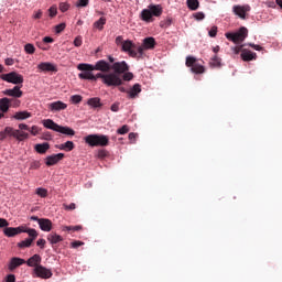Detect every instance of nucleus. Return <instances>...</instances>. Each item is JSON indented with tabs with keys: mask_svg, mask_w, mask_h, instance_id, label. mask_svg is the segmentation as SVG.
<instances>
[{
	"mask_svg": "<svg viewBox=\"0 0 282 282\" xmlns=\"http://www.w3.org/2000/svg\"><path fill=\"white\" fill-rule=\"evenodd\" d=\"M185 65L186 67H191V72H193V74H204V72H206V68L202 64L197 63V58L194 56H187Z\"/></svg>",
	"mask_w": 282,
	"mask_h": 282,
	"instance_id": "obj_6",
	"label": "nucleus"
},
{
	"mask_svg": "<svg viewBox=\"0 0 282 282\" xmlns=\"http://www.w3.org/2000/svg\"><path fill=\"white\" fill-rule=\"evenodd\" d=\"M30 169L32 171H36L37 169H41V162L40 161H33L30 165Z\"/></svg>",
	"mask_w": 282,
	"mask_h": 282,
	"instance_id": "obj_46",
	"label": "nucleus"
},
{
	"mask_svg": "<svg viewBox=\"0 0 282 282\" xmlns=\"http://www.w3.org/2000/svg\"><path fill=\"white\" fill-rule=\"evenodd\" d=\"M78 230H83V226H62L63 232H78Z\"/></svg>",
	"mask_w": 282,
	"mask_h": 282,
	"instance_id": "obj_32",
	"label": "nucleus"
},
{
	"mask_svg": "<svg viewBox=\"0 0 282 282\" xmlns=\"http://www.w3.org/2000/svg\"><path fill=\"white\" fill-rule=\"evenodd\" d=\"M34 274L39 276V279H52V270L43 267L40 264V267H36L33 269Z\"/></svg>",
	"mask_w": 282,
	"mask_h": 282,
	"instance_id": "obj_12",
	"label": "nucleus"
},
{
	"mask_svg": "<svg viewBox=\"0 0 282 282\" xmlns=\"http://www.w3.org/2000/svg\"><path fill=\"white\" fill-rule=\"evenodd\" d=\"M187 8L189 10H197L199 8V0H187Z\"/></svg>",
	"mask_w": 282,
	"mask_h": 282,
	"instance_id": "obj_37",
	"label": "nucleus"
},
{
	"mask_svg": "<svg viewBox=\"0 0 282 282\" xmlns=\"http://www.w3.org/2000/svg\"><path fill=\"white\" fill-rule=\"evenodd\" d=\"M78 76L82 80H96V76L91 70H84V73H80Z\"/></svg>",
	"mask_w": 282,
	"mask_h": 282,
	"instance_id": "obj_31",
	"label": "nucleus"
},
{
	"mask_svg": "<svg viewBox=\"0 0 282 282\" xmlns=\"http://www.w3.org/2000/svg\"><path fill=\"white\" fill-rule=\"evenodd\" d=\"M8 226H10V223L6 218H0V228H8Z\"/></svg>",
	"mask_w": 282,
	"mask_h": 282,
	"instance_id": "obj_56",
	"label": "nucleus"
},
{
	"mask_svg": "<svg viewBox=\"0 0 282 282\" xmlns=\"http://www.w3.org/2000/svg\"><path fill=\"white\" fill-rule=\"evenodd\" d=\"M21 232H25V227H6L3 229L6 237H17V235H21Z\"/></svg>",
	"mask_w": 282,
	"mask_h": 282,
	"instance_id": "obj_14",
	"label": "nucleus"
},
{
	"mask_svg": "<svg viewBox=\"0 0 282 282\" xmlns=\"http://www.w3.org/2000/svg\"><path fill=\"white\" fill-rule=\"evenodd\" d=\"M24 263H25L24 259L13 257V258H11V260L8 264V268L10 270V272H14V270H17V268L23 265Z\"/></svg>",
	"mask_w": 282,
	"mask_h": 282,
	"instance_id": "obj_17",
	"label": "nucleus"
},
{
	"mask_svg": "<svg viewBox=\"0 0 282 282\" xmlns=\"http://www.w3.org/2000/svg\"><path fill=\"white\" fill-rule=\"evenodd\" d=\"M1 80H4L6 83H11L12 85H23V75L11 72L9 74H2L0 75Z\"/></svg>",
	"mask_w": 282,
	"mask_h": 282,
	"instance_id": "obj_8",
	"label": "nucleus"
},
{
	"mask_svg": "<svg viewBox=\"0 0 282 282\" xmlns=\"http://www.w3.org/2000/svg\"><path fill=\"white\" fill-rule=\"evenodd\" d=\"M13 138L19 140V142H23V140H28V138H30V134L28 132L13 129Z\"/></svg>",
	"mask_w": 282,
	"mask_h": 282,
	"instance_id": "obj_26",
	"label": "nucleus"
},
{
	"mask_svg": "<svg viewBox=\"0 0 282 282\" xmlns=\"http://www.w3.org/2000/svg\"><path fill=\"white\" fill-rule=\"evenodd\" d=\"M6 282H17V276L14 274H8L6 276Z\"/></svg>",
	"mask_w": 282,
	"mask_h": 282,
	"instance_id": "obj_55",
	"label": "nucleus"
},
{
	"mask_svg": "<svg viewBox=\"0 0 282 282\" xmlns=\"http://www.w3.org/2000/svg\"><path fill=\"white\" fill-rule=\"evenodd\" d=\"M234 12L240 19H246V12H250V6H235Z\"/></svg>",
	"mask_w": 282,
	"mask_h": 282,
	"instance_id": "obj_18",
	"label": "nucleus"
},
{
	"mask_svg": "<svg viewBox=\"0 0 282 282\" xmlns=\"http://www.w3.org/2000/svg\"><path fill=\"white\" fill-rule=\"evenodd\" d=\"M84 141L88 147H109V137L105 134H88Z\"/></svg>",
	"mask_w": 282,
	"mask_h": 282,
	"instance_id": "obj_4",
	"label": "nucleus"
},
{
	"mask_svg": "<svg viewBox=\"0 0 282 282\" xmlns=\"http://www.w3.org/2000/svg\"><path fill=\"white\" fill-rule=\"evenodd\" d=\"M36 195H39V197H47V189L43 188V187H39L35 189Z\"/></svg>",
	"mask_w": 282,
	"mask_h": 282,
	"instance_id": "obj_41",
	"label": "nucleus"
},
{
	"mask_svg": "<svg viewBox=\"0 0 282 282\" xmlns=\"http://www.w3.org/2000/svg\"><path fill=\"white\" fill-rule=\"evenodd\" d=\"M36 153H40L41 155H45L47 151H50V143L44 142V143H37L34 147Z\"/></svg>",
	"mask_w": 282,
	"mask_h": 282,
	"instance_id": "obj_24",
	"label": "nucleus"
},
{
	"mask_svg": "<svg viewBox=\"0 0 282 282\" xmlns=\"http://www.w3.org/2000/svg\"><path fill=\"white\" fill-rule=\"evenodd\" d=\"M14 135V128L6 127L4 130L0 131V141L3 142L6 138H13Z\"/></svg>",
	"mask_w": 282,
	"mask_h": 282,
	"instance_id": "obj_22",
	"label": "nucleus"
},
{
	"mask_svg": "<svg viewBox=\"0 0 282 282\" xmlns=\"http://www.w3.org/2000/svg\"><path fill=\"white\" fill-rule=\"evenodd\" d=\"M240 56H241L242 61H245L246 63H248L250 61H257V53H254L250 50H242Z\"/></svg>",
	"mask_w": 282,
	"mask_h": 282,
	"instance_id": "obj_19",
	"label": "nucleus"
},
{
	"mask_svg": "<svg viewBox=\"0 0 282 282\" xmlns=\"http://www.w3.org/2000/svg\"><path fill=\"white\" fill-rule=\"evenodd\" d=\"M45 243H46V241H45V239H43V238H40L37 241H36V246H39L40 248H45Z\"/></svg>",
	"mask_w": 282,
	"mask_h": 282,
	"instance_id": "obj_60",
	"label": "nucleus"
},
{
	"mask_svg": "<svg viewBox=\"0 0 282 282\" xmlns=\"http://www.w3.org/2000/svg\"><path fill=\"white\" fill-rule=\"evenodd\" d=\"M19 129L21 131H30V126L29 124H25V123H20L19 124Z\"/></svg>",
	"mask_w": 282,
	"mask_h": 282,
	"instance_id": "obj_61",
	"label": "nucleus"
},
{
	"mask_svg": "<svg viewBox=\"0 0 282 282\" xmlns=\"http://www.w3.org/2000/svg\"><path fill=\"white\" fill-rule=\"evenodd\" d=\"M74 45L75 47H80V45H83V37L82 36L75 37Z\"/></svg>",
	"mask_w": 282,
	"mask_h": 282,
	"instance_id": "obj_50",
	"label": "nucleus"
},
{
	"mask_svg": "<svg viewBox=\"0 0 282 282\" xmlns=\"http://www.w3.org/2000/svg\"><path fill=\"white\" fill-rule=\"evenodd\" d=\"M249 47H252V50H256V52H261L263 47L261 45L249 43Z\"/></svg>",
	"mask_w": 282,
	"mask_h": 282,
	"instance_id": "obj_58",
	"label": "nucleus"
},
{
	"mask_svg": "<svg viewBox=\"0 0 282 282\" xmlns=\"http://www.w3.org/2000/svg\"><path fill=\"white\" fill-rule=\"evenodd\" d=\"M106 23H107V18L101 17L98 21L94 23V28H96L97 30H104Z\"/></svg>",
	"mask_w": 282,
	"mask_h": 282,
	"instance_id": "obj_35",
	"label": "nucleus"
},
{
	"mask_svg": "<svg viewBox=\"0 0 282 282\" xmlns=\"http://www.w3.org/2000/svg\"><path fill=\"white\" fill-rule=\"evenodd\" d=\"M13 118L14 120H28V118H32V113L28 111H19V112H15Z\"/></svg>",
	"mask_w": 282,
	"mask_h": 282,
	"instance_id": "obj_30",
	"label": "nucleus"
},
{
	"mask_svg": "<svg viewBox=\"0 0 282 282\" xmlns=\"http://www.w3.org/2000/svg\"><path fill=\"white\" fill-rule=\"evenodd\" d=\"M115 43H116V45H121V47H122V45L124 43V39L122 37V35L117 36L115 40Z\"/></svg>",
	"mask_w": 282,
	"mask_h": 282,
	"instance_id": "obj_53",
	"label": "nucleus"
},
{
	"mask_svg": "<svg viewBox=\"0 0 282 282\" xmlns=\"http://www.w3.org/2000/svg\"><path fill=\"white\" fill-rule=\"evenodd\" d=\"M122 78H123V80H127V82L133 80V73H129V70H128V72L123 73Z\"/></svg>",
	"mask_w": 282,
	"mask_h": 282,
	"instance_id": "obj_48",
	"label": "nucleus"
},
{
	"mask_svg": "<svg viewBox=\"0 0 282 282\" xmlns=\"http://www.w3.org/2000/svg\"><path fill=\"white\" fill-rule=\"evenodd\" d=\"M158 43L155 42V37H145L143 40V43H142V46L145 48V50H155V45Z\"/></svg>",
	"mask_w": 282,
	"mask_h": 282,
	"instance_id": "obj_25",
	"label": "nucleus"
},
{
	"mask_svg": "<svg viewBox=\"0 0 282 282\" xmlns=\"http://www.w3.org/2000/svg\"><path fill=\"white\" fill-rule=\"evenodd\" d=\"M111 111H119L120 110V104H112L111 107H110Z\"/></svg>",
	"mask_w": 282,
	"mask_h": 282,
	"instance_id": "obj_63",
	"label": "nucleus"
},
{
	"mask_svg": "<svg viewBox=\"0 0 282 282\" xmlns=\"http://www.w3.org/2000/svg\"><path fill=\"white\" fill-rule=\"evenodd\" d=\"M129 140L131 142H135V138H138V133L135 132H130L129 135H128Z\"/></svg>",
	"mask_w": 282,
	"mask_h": 282,
	"instance_id": "obj_62",
	"label": "nucleus"
},
{
	"mask_svg": "<svg viewBox=\"0 0 282 282\" xmlns=\"http://www.w3.org/2000/svg\"><path fill=\"white\" fill-rule=\"evenodd\" d=\"M194 18L196 19V21H204L206 15L204 14V12H197L194 14Z\"/></svg>",
	"mask_w": 282,
	"mask_h": 282,
	"instance_id": "obj_49",
	"label": "nucleus"
},
{
	"mask_svg": "<svg viewBox=\"0 0 282 282\" xmlns=\"http://www.w3.org/2000/svg\"><path fill=\"white\" fill-rule=\"evenodd\" d=\"M77 69H79V72H111V65L107 63V61L100 59L95 65L79 64Z\"/></svg>",
	"mask_w": 282,
	"mask_h": 282,
	"instance_id": "obj_2",
	"label": "nucleus"
},
{
	"mask_svg": "<svg viewBox=\"0 0 282 282\" xmlns=\"http://www.w3.org/2000/svg\"><path fill=\"white\" fill-rule=\"evenodd\" d=\"M77 8H87L89 6V0H78Z\"/></svg>",
	"mask_w": 282,
	"mask_h": 282,
	"instance_id": "obj_47",
	"label": "nucleus"
},
{
	"mask_svg": "<svg viewBox=\"0 0 282 282\" xmlns=\"http://www.w3.org/2000/svg\"><path fill=\"white\" fill-rule=\"evenodd\" d=\"M37 69H40V72H53L54 74H56V72H58V68L56 67V65L50 63V62H42L37 65Z\"/></svg>",
	"mask_w": 282,
	"mask_h": 282,
	"instance_id": "obj_16",
	"label": "nucleus"
},
{
	"mask_svg": "<svg viewBox=\"0 0 282 282\" xmlns=\"http://www.w3.org/2000/svg\"><path fill=\"white\" fill-rule=\"evenodd\" d=\"M140 91H142V86H140V84H134L133 87L128 91V96L129 98H137Z\"/></svg>",
	"mask_w": 282,
	"mask_h": 282,
	"instance_id": "obj_29",
	"label": "nucleus"
},
{
	"mask_svg": "<svg viewBox=\"0 0 282 282\" xmlns=\"http://www.w3.org/2000/svg\"><path fill=\"white\" fill-rule=\"evenodd\" d=\"M39 226L44 232H50L52 230V220L47 218H41V220H39Z\"/></svg>",
	"mask_w": 282,
	"mask_h": 282,
	"instance_id": "obj_21",
	"label": "nucleus"
},
{
	"mask_svg": "<svg viewBox=\"0 0 282 282\" xmlns=\"http://www.w3.org/2000/svg\"><path fill=\"white\" fill-rule=\"evenodd\" d=\"M21 86H14L12 89H6L2 91L4 96H11L12 98H21L23 96V91L21 90Z\"/></svg>",
	"mask_w": 282,
	"mask_h": 282,
	"instance_id": "obj_15",
	"label": "nucleus"
},
{
	"mask_svg": "<svg viewBox=\"0 0 282 282\" xmlns=\"http://www.w3.org/2000/svg\"><path fill=\"white\" fill-rule=\"evenodd\" d=\"M117 133L119 135H124V134L129 133V126H127V124L122 126L121 128H119L117 130Z\"/></svg>",
	"mask_w": 282,
	"mask_h": 282,
	"instance_id": "obj_42",
	"label": "nucleus"
},
{
	"mask_svg": "<svg viewBox=\"0 0 282 282\" xmlns=\"http://www.w3.org/2000/svg\"><path fill=\"white\" fill-rule=\"evenodd\" d=\"M54 41V39H52L51 36H45L44 39H43V42L44 43H52Z\"/></svg>",
	"mask_w": 282,
	"mask_h": 282,
	"instance_id": "obj_64",
	"label": "nucleus"
},
{
	"mask_svg": "<svg viewBox=\"0 0 282 282\" xmlns=\"http://www.w3.org/2000/svg\"><path fill=\"white\" fill-rule=\"evenodd\" d=\"M65 158L64 153H57V154H52L45 158V164L46 166H54L61 162Z\"/></svg>",
	"mask_w": 282,
	"mask_h": 282,
	"instance_id": "obj_13",
	"label": "nucleus"
},
{
	"mask_svg": "<svg viewBox=\"0 0 282 282\" xmlns=\"http://www.w3.org/2000/svg\"><path fill=\"white\" fill-rule=\"evenodd\" d=\"M65 28H67V24H65V22L57 24L55 26L56 34H61V32H63V30H65Z\"/></svg>",
	"mask_w": 282,
	"mask_h": 282,
	"instance_id": "obj_43",
	"label": "nucleus"
},
{
	"mask_svg": "<svg viewBox=\"0 0 282 282\" xmlns=\"http://www.w3.org/2000/svg\"><path fill=\"white\" fill-rule=\"evenodd\" d=\"M104 85L107 87H120V85H122V78L116 73H108L106 74Z\"/></svg>",
	"mask_w": 282,
	"mask_h": 282,
	"instance_id": "obj_9",
	"label": "nucleus"
},
{
	"mask_svg": "<svg viewBox=\"0 0 282 282\" xmlns=\"http://www.w3.org/2000/svg\"><path fill=\"white\" fill-rule=\"evenodd\" d=\"M72 248H80V246H85V242L80 240H75L70 243Z\"/></svg>",
	"mask_w": 282,
	"mask_h": 282,
	"instance_id": "obj_51",
	"label": "nucleus"
},
{
	"mask_svg": "<svg viewBox=\"0 0 282 282\" xmlns=\"http://www.w3.org/2000/svg\"><path fill=\"white\" fill-rule=\"evenodd\" d=\"M50 109H51V111H63V110L67 109V104H65L63 101H54V102L50 104Z\"/></svg>",
	"mask_w": 282,
	"mask_h": 282,
	"instance_id": "obj_23",
	"label": "nucleus"
},
{
	"mask_svg": "<svg viewBox=\"0 0 282 282\" xmlns=\"http://www.w3.org/2000/svg\"><path fill=\"white\" fill-rule=\"evenodd\" d=\"M47 241H50V243L54 246L56 243H61V241H63V237L61 235H57L56 232H51L47 236Z\"/></svg>",
	"mask_w": 282,
	"mask_h": 282,
	"instance_id": "obj_27",
	"label": "nucleus"
},
{
	"mask_svg": "<svg viewBox=\"0 0 282 282\" xmlns=\"http://www.w3.org/2000/svg\"><path fill=\"white\" fill-rule=\"evenodd\" d=\"M209 36L212 39H215V36H217V26H213L209 32H208Z\"/></svg>",
	"mask_w": 282,
	"mask_h": 282,
	"instance_id": "obj_52",
	"label": "nucleus"
},
{
	"mask_svg": "<svg viewBox=\"0 0 282 282\" xmlns=\"http://www.w3.org/2000/svg\"><path fill=\"white\" fill-rule=\"evenodd\" d=\"M41 261H42L41 256L35 253L28 259L26 265H29V268H39L41 265Z\"/></svg>",
	"mask_w": 282,
	"mask_h": 282,
	"instance_id": "obj_20",
	"label": "nucleus"
},
{
	"mask_svg": "<svg viewBox=\"0 0 282 282\" xmlns=\"http://www.w3.org/2000/svg\"><path fill=\"white\" fill-rule=\"evenodd\" d=\"M22 232H26V235H29L30 238H26L25 240H22L21 242H19L18 247L30 248V246L34 243V240L36 239V237H39V232L36 231V229H32V228H25L24 231Z\"/></svg>",
	"mask_w": 282,
	"mask_h": 282,
	"instance_id": "obj_7",
	"label": "nucleus"
},
{
	"mask_svg": "<svg viewBox=\"0 0 282 282\" xmlns=\"http://www.w3.org/2000/svg\"><path fill=\"white\" fill-rule=\"evenodd\" d=\"M70 102H73V105H79V102H83V96H80V95H73L70 97Z\"/></svg>",
	"mask_w": 282,
	"mask_h": 282,
	"instance_id": "obj_40",
	"label": "nucleus"
},
{
	"mask_svg": "<svg viewBox=\"0 0 282 282\" xmlns=\"http://www.w3.org/2000/svg\"><path fill=\"white\" fill-rule=\"evenodd\" d=\"M30 133L32 134V135H37L39 134V127H36V126H32V128H30Z\"/></svg>",
	"mask_w": 282,
	"mask_h": 282,
	"instance_id": "obj_59",
	"label": "nucleus"
},
{
	"mask_svg": "<svg viewBox=\"0 0 282 282\" xmlns=\"http://www.w3.org/2000/svg\"><path fill=\"white\" fill-rule=\"evenodd\" d=\"M225 36L228 41L239 45V43H243L246 39H248V29L246 26H241L237 32L226 33Z\"/></svg>",
	"mask_w": 282,
	"mask_h": 282,
	"instance_id": "obj_5",
	"label": "nucleus"
},
{
	"mask_svg": "<svg viewBox=\"0 0 282 282\" xmlns=\"http://www.w3.org/2000/svg\"><path fill=\"white\" fill-rule=\"evenodd\" d=\"M98 78H101L102 83H105V79L107 78V74L98 73L95 75V82L98 80Z\"/></svg>",
	"mask_w": 282,
	"mask_h": 282,
	"instance_id": "obj_54",
	"label": "nucleus"
},
{
	"mask_svg": "<svg viewBox=\"0 0 282 282\" xmlns=\"http://www.w3.org/2000/svg\"><path fill=\"white\" fill-rule=\"evenodd\" d=\"M56 14H58V8L56 7V4H53L48 9V17H51V19H54V17H56Z\"/></svg>",
	"mask_w": 282,
	"mask_h": 282,
	"instance_id": "obj_38",
	"label": "nucleus"
},
{
	"mask_svg": "<svg viewBox=\"0 0 282 282\" xmlns=\"http://www.w3.org/2000/svg\"><path fill=\"white\" fill-rule=\"evenodd\" d=\"M42 124L45 127V129H51V131H56L57 133H63L64 135H76V131L74 129L58 126V123L54 122L52 119L43 120Z\"/></svg>",
	"mask_w": 282,
	"mask_h": 282,
	"instance_id": "obj_3",
	"label": "nucleus"
},
{
	"mask_svg": "<svg viewBox=\"0 0 282 282\" xmlns=\"http://www.w3.org/2000/svg\"><path fill=\"white\" fill-rule=\"evenodd\" d=\"M122 52H127L132 58H138V52H135V44L131 40H126L121 46Z\"/></svg>",
	"mask_w": 282,
	"mask_h": 282,
	"instance_id": "obj_10",
	"label": "nucleus"
},
{
	"mask_svg": "<svg viewBox=\"0 0 282 282\" xmlns=\"http://www.w3.org/2000/svg\"><path fill=\"white\" fill-rule=\"evenodd\" d=\"M162 6L160 4H150L148 9H143L140 13L141 21L145 23H152L153 17H162Z\"/></svg>",
	"mask_w": 282,
	"mask_h": 282,
	"instance_id": "obj_1",
	"label": "nucleus"
},
{
	"mask_svg": "<svg viewBox=\"0 0 282 282\" xmlns=\"http://www.w3.org/2000/svg\"><path fill=\"white\" fill-rule=\"evenodd\" d=\"M0 111L2 113H8V111H10V99L8 97L1 98Z\"/></svg>",
	"mask_w": 282,
	"mask_h": 282,
	"instance_id": "obj_28",
	"label": "nucleus"
},
{
	"mask_svg": "<svg viewBox=\"0 0 282 282\" xmlns=\"http://www.w3.org/2000/svg\"><path fill=\"white\" fill-rule=\"evenodd\" d=\"M64 208L65 210H76V204L75 203H70L69 205L64 204Z\"/></svg>",
	"mask_w": 282,
	"mask_h": 282,
	"instance_id": "obj_57",
	"label": "nucleus"
},
{
	"mask_svg": "<svg viewBox=\"0 0 282 282\" xmlns=\"http://www.w3.org/2000/svg\"><path fill=\"white\" fill-rule=\"evenodd\" d=\"M144 50H147V48L143 45L138 46V48L135 51L138 54L137 58H142V56H144Z\"/></svg>",
	"mask_w": 282,
	"mask_h": 282,
	"instance_id": "obj_44",
	"label": "nucleus"
},
{
	"mask_svg": "<svg viewBox=\"0 0 282 282\" xmlns=\"http://www.w3.org/2000/svg\"><path fill=\"white\" fill-rule=\"evenodd\" d=\"M74 143L72 141H66L65 143H62L58 145V149L61 151H74Z\"/></svg>",
	"mask_w": 282,
	"mask_h": 282,
	"instance_id": "obj_33",
	"label": "nucleus"
},
{
	"mask_svg": "<svg viewBox=\"0 0 282 282\" xmlns=\"http://www.w3.org/2000/svg\"><path fill=\"white\" fill-rule=\"evenodd\" d=\"M87 105H89L90 107H94L95 109L98 107H102V104L100 102V98L98 97L88 99Z\"/></svg>",
	"mask_w": 282,
	"mask_h": 282,
	"instance_id": "obj_34",
	"label": "nucleus"
},
{
	"mask_svg": "<svg viewBox=\"0 0 282 282\" xmlns=\"http://www.w3.org/2000/svg\"><path fill=\"white\" fill-rule=\"evenodd\" d=\"M69 8H70V6H69V3H67V2H61V3H59V10H61V12H67V10H69Z\"/></svg>",
	"mask_w": 282,
	"mask_h": 282,
	"instance_id": "obj_45",
	"label": "nucleus"
},
{
	"mask_svg": "<svg viewBox=\"0 0 282 282\" xmlns=\"http://www.w3.org/2000/svg\"><path fill=\"white\" fill-rule=\"evenodd\" d=\"M111 69L113 70L115 74L120 76V74H124V73L129 72V64H127V62H124V61L115 62L111 65Z\"/></svg>",
	"mask_w": 282,
	"mask_h": 282,
	"instance_id": "obj_11",
	"label": "nucleus"
},
{
	"mask_svg": "<svg viewBox=\"0 0 282 282\" xmlns=\"http://www.w3.org/2000/svg\"><path fill=\"white\" fill-rule=\"evenodd\" d=\"M210 67H221V58H219L217 55L210 58L209 61Z\"/></svg>",
	"mask_w": 282,
	"mask_h": 282,
	"instance_id": "obj_36",
	"label": "nucleus"
},
{
	"mask_svg": "<svg viewBox=\"0 0 282 282\" xmlns=\"http://www.w3.org/2000/svg\"><path fill=\"white\" fill-rule=\"evenodd\" d=\"M24 52L26 54H34V52H36V47H34L33 44L28 43L24 45Z\"/></svg>",
	"mask_w": 282,
	"mask_h": 282,
	"instance_id": "obj_39",
	"label": "nucleus"
}]
</instances>
